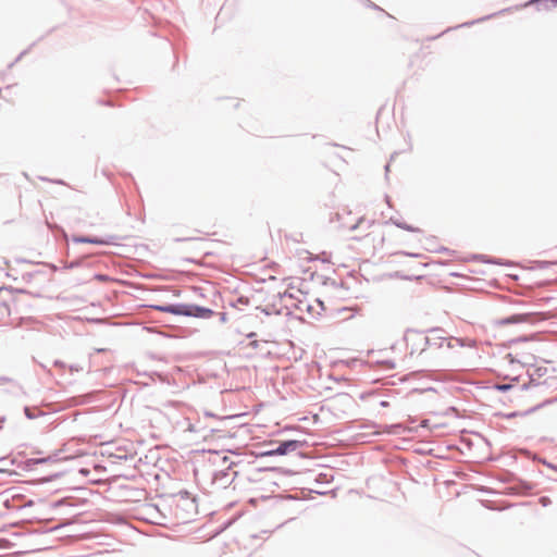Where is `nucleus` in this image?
Listing matches in <instances>:
<instances>
[{
	"label": "nucleus",
	"instance_id": "6",
	"mask_svg": "<svg viewBox=\"0 0 557 557\" xmlns=\"http://www.w3.org/2000/svg\"><path fill=\"white\" fill-rule=\"evenodd\" d=\"M425 265H426V263H424V262H422V261L417 262L416 267H410V268L408 269V274H409V276L419 277V276H420V271H419V269H417V268H419V267H425Z\"/></svg>",
	"mask_w": 557,
	"mask_h": 557
},
{
	"label": "nucleus",
	"instance_id": "3",
	"mask_svg": "<svg viewBox=\"0 0 557 557\" xmlns=\"http://www.w3.org/2000/svg\"><path fill=\"white\" fill-rule=\"evenodd\" d=\"M540 320H543L540 313H519V314H512L508 318L500 319L497 321L498 325H507V324H515V323H535Z\"/></svg>",
	"mask_w": 557,
	"mask_h": 557
},
{
	"label": "nucleus",
	"instance_id": "8",
	"mask_svg": "<svg viewBox=\"0 0 557 557\" xmlns=\"http://www.w3.org/2000/svg\"><path fill=\"white\" fill-rule=\"evenodd\" d=\"M92 280L95 281H98V282H101V283H107V282H111L112 278L107 276V275H103V274H96Z\"/></svg>",
	"mask_w": 557,
	"mask_h": 557
},
{
	"label": "nucleus",
	"instance_id": "10",
	"mask_svg": "<svg viewBox=\"0 0 557 557\" xmlns=\"http://www.w3.org/2000/svg\"><path fill=\"white\" fill-rule=\"evenodd\" d=\"M409 257H412V258H416V259H421L422 255L416 253V255H409Z\"/></svg>",
	"mask_w": 557,
	"mask_h": 557
},
{
	"label": "nucleus",
	"instance_id": "1",
	"mask_svg": "<svg viewBox=\"0 0 557 557\" xmlns=\"http://www.w3.org/2000/svg\"><path fill=\"white\" fill-rule=\"evenodd\" d=\"M157 309L162 312H169L177 315L207 317L211 314V310L209 309L189 305L158 306Z\"/></svg>",
	"mask_w": 557,
	"mask_h": 557
},
{
	"label": "nucleus",
	"instance_id": "9",
	"mask_svg": "<svg viewBox=\"0 0 557 557\" xmlns=\"http://www.w3.org/2000/svg\"><path fill=\"white\" fill-rule=\"evenodd\" d=\"M82 242H84V243H92V244L101 243L100 240H97V239H88V238H86V239H82Z\"/></svg>",
	"mask_w": 557,
	"mask_h": 557
},
{
	"label": "nucleus",
	"instance_id": "5",
	"mask_svg": "<svg viewBox=\"0 0 557 557\" xmlns=\"http://www.w3.org/2000/svg\"><path fill=\"white\" fill-rule=\"evenodd\" d=\"M299 447V442L287 441L280 444L275 449L265 453V455H285L290 450H296Z\"/></svg>",
	"mask_w": 557,
	"mask_h": 557
},
{
	"label": "nucleus",
	"instance_id": "2",
	"mask_svg": "<svg viewBox=\"0 0 557 557\" xmlns=\"http://www.w3.org/2000/svg\"><path fill=\"white\" fill-rule=\"evenodd\" d=\"M17 304V297L11 289H0V322H5Z\"/></svg>",
	"mask_w": 557,
	"mask_h": 557
},
{
	"label": "nucleus",
	"instance_id": "11",
	"mask_svg": "<svg viewBox=\"0 0 557 557\" xmlns=\"http://www.w3.org/2000/svg\"><path fill=\"white\" fill-rule=\"evenodd\" d=\"M401 227H404L405 230H410V231H414V232L419 231L418 228H411V227L406 226V225H403Z\"/></svg>",
	"mask_w": 557,
	"mask_h": 557
},
{
	"label": "nucleus",
	"instance_id": "4",
	"mask_svg": "<svg viewBox=\"0 0 557 557\" xmlns=\"http://www.w3.org/2000/svg\"><path fill=\"white\" fill-rule=\"evenodd\" d=\"M392 354H394L393 349H391V351H388V350L380 351L373 356V362H375L383 369H394V368H396L400 358L391 356Z\"/></svg>",
	"mask_w": 557,
	"mask_h": 557
},
{
	"label": "nucleus",
	"instance_id": "7",
	"mask_svg": "<svg viewBox=\"0 0 557 557\" xmlns=\"http://www.w3.org/2000/svg\"><path fill=\"white\" fill-rule=\"evenodd\" d=\"M535 361V357L533 354H525L524 356H522V358L519 360V362L523 363V364H533Z\"/></svg>",
	"mask_w": 557,
	"mask_h": 557
}]
</instances>
